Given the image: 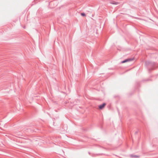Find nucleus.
Instances as JSON below:
<instances>
[{"label": "nucleus", "instance_id": "nucleus-1", "mask_svg": "<svg viewBox=\"0 0 158 158\" xmlns=\"http://www.w3.org/2000/svg\"><path fill=\"white\" fill-rule=\"evenodd\" d=\"M106 105V103H104L102 104L99 105V109H102L105 107Z\"/></svg>", "mask_w": 158, "mask_h": 158}, {"label": "nucleus", "instance_id": "nucleus-2", "mask_svg": "<svg viewBox=\"0 0 158 158\" xmlns=\"http://www.w3.org/2000/svg\"><path fill=\"white\" fill-rule=\"evenodd\" d=\"M133 60L132 59H126L124 61H122L121 62V63H126V62H128V61H131Z\"/></svg>", "mask_w": 158, "mask_h": 158}, {"label": "nucleus", "instance_id": "nucleus-3", "mask_svg": "<svg viewBox=\"0 0 158 158\" xmlns=\"http://www.w3.org/2000/svg\"><path fill=\"white\" fill-rule=\"evenodd\" d=\"M81 15L82 16H85V14L84 13H81Z\"/></svg>", "mask_w": 158, "mask_h": 158}, {"label": "nucleus", "instance_id": "nucleus-4", "mask_svg": "<svg viewBox=\"0 0 158 158\" xmlns=\"http://www.w3.org/2000/svg\"><path fill=\"white\" fill-rule=\"evenodd\" d=\"M132 156V157H138V156Z\"/></svg>", "mask_w": 158, "mask_h": 158}]
</instances>
